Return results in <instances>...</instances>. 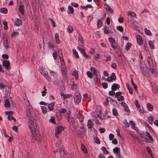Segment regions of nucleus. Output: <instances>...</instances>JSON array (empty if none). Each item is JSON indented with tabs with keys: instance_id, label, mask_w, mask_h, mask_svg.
Instances as JSON below:
<instances>
[{
	"instance_id": "13",
	"label": "nucleus",
	"mask_w": 158,
	"mask_h": 158,
	"mask_svg": "<svg viewBox=\"0 0 158 158\" xmlns=\"http://www.w3.org/2000/svg\"><path fill=\"white\" fill-rule=\"evenodd\" d=\"M130 123L131 124V127L135 131H137L138 128L135 127V124L132 121H129Z\"/></svg>"
},
{
	"instance_id": "60",
	"label": "nucleus",
	"mask_w": 158,
	"mask_h": 158,
	"mask_svg": "<svg viewBox=\"0 0 158 158\" xmlns=\"http://www.w3.org/2000/svg\"><path fill=\"white\" fill-rule=\"evenodd\" d=\"M55 118L54 117L52 116L51 118V119L49 120V122L54 123H55Z\"/></svg>"
},
{
	"instance_id": "50",
	"label": "nucleus",
	"mask_w": 158,
	"mask_h": 158,
	"mask_svg": "<svg viewBox=\"0 0 158 158\" xmlns=\"http://www.w3.org/2000/svg\"><path fill=\"white\" fill-rule=\"evenodd\" d=\"M117 100L119 101H121L124 100V97L123 96H120L117 98Z\"/></svg>"
},
{
	"instance_id": "23",
	"label": "nucleus",
	"mask_w": 158,
	"mask_h": 158,
	"mask_svg": "<svg viewBox=\"0 0 158 158\" xmlns=\"http://www.w3.org/2000/svg\"><path fill=\"white\" fill-rule=\"evenodd\" d=\"M75 77V78L77 79L78 78V72L77 70H75L72 74Z\"/></svg>"
},
{
	"instance_id": "5",
	"label": "nucleus",
	"mask_w": 158,
	"mask_h": 158,
	"mask_svg": "<svg viewBox=\"0 0 158 158\" xmlns=\"http://www.w3.org/2000/svg\"><path fill=\"white\" fill-rule=\"evenodd\" d=\"M10 62L9 60H5L2 61L3 66L7 70H9L10 69Z\"/></svg>"
},
{
	"instance_id": "63",
	"label": "nucleus",
	"mask_w": 158,
	"mask_h": 158,
	"mask_svg": "<svg viewBox=\"0 0 158 158\" xmlns=\"http://www.w3.org/2000/svg\"><path fill=\"white\" fill-rule=\"evenodd\" d=\"M61 143L60 141H58L56 144V147H59Z\"/></svg>"
},
{
	"instance_id": "18",
	"label": "nucleus",
	"mask_w": 158,
	"mask_h": 158,
	"mask_svg": "<svg viewBox=\"0 0 158 158\" xmlns=\"http://www.w3.org/2000/svg\"><path fill=\"white\" fill-rule=\"evenodd\" d=\"M21 23V20L18 18H17L15 19L14 24L16 26H19Z\"/></svg>"
},
{
	"instance_id": "36",
	"label": "nucleus",
	"mask_w": 158,
	"mask_h": 158,
	"mask_svg": "<svg viewBox=\"0 0 158 158\" xmlns=\"http://www.w3.org/2000/svg\"><path fill=\"white\" fill-rule=\"evenodd\" d=\"M73 54L75 56V57L77 58H78L79 57V56L78 55L77 52L76 51L73 49Z\"/></svg>"
},
{
	"instance_id": "37",
	"label": "nucleus",
	"mask_w": 158,
	"mask_h": 158,
	"mask_svg": "<svg viewBox=\"0 0 158 158\" xmlns=\"http://www.w3.org/2000/svg\"><path fill=\"white\" fill-rule=\"evenodd\" d=\"M148 122L150 124H152L154 120V118L152 117H149L148 118Z\"/></svg>"
},
{
	"instance_id": "4",
	"label": "nucleus",
	"mask_w": 158,
	"mask_h": 158,
	"mask_svg": "<svg viewBox=\"0 0 158 158\" xmlns=\"http://www.w3.org/2000/svg\"><path fill=\"white\" fill-rule=\"evenodd\" d=\"M146 135L144 137V139L145 140L146 142H148L151 143L153 141L152 137L150 135L149 133L148 132H146Z\"/></svg>"
},
{
	"instance_id": "58",
	"label": "nucleus",
	"mask_w": 158,
	"mask_h": 158,
	"mask_svg": "<svg viewBox=\"0 0 158 158\" xmlns=\"http://www.w3.org/2000/svg\"><path fill=\"white\" fill-rule=\"evenodd\" d=\"M45 86H44V91L41 92L42 93V96H45L46 95V94L47 93L46 92V91H47V89H45Z\"/></svg>"
},
{
	"instance_id": "38",
	"label": "nucleus",
	"mask_w": 158,
	"mask_h": 158,
	"mask_svg": "<svg viewBox=\"0 0 158 158\" xmlns=\"http://www.w3.org/2000/svg\"><path fill=\"white\" fill-rule=\"evenodd\" d=\"M127 89H128V90L129 91V93L131 94H132L133 93L132 90L131 88V86H130V85L127 84Z\"/></svg>"
},
{
	"instance_id": "56",
	"label": "nucleus",
	"mask_w": 158,
	"mask_h": 158,
	"mask_svg": "<svg viewBox=\"0 0 158 158\" xmlns=\"http://www.w3.org/2000/svg\"><path fill=\"white\" fill-rule=\"evenodd\" d=\"M61 97L64 99H65V98H67L69 96L68 95H65L63 93H61Z\"/></svg>"
},
{
	"instance_id": "1",
	"label": "nucleus",
	"mask_w": 158,
	"mask_h": 158,
	"mask_svg": "<svg viewBox=\"0 0 158 158\" xmlns=\"http://www.w3.org/2000/svg\"><path fill=\"white\" fill-rule=\"evenodd\" d=\"M27 108L26 114L29 120L28 124L32 134V136L37 142H40L41 140V137L38 131L39 128L38 124L36 123L35 119V113L32 109L29 108L30 106L29 107L27 106Z\"/></svg>"
},
{
	"instance_id": "17",
	"label": "nucleus",
	"mask_w": 158,
	"mask_h": 158,
	"mask_svg": "<svg viewBox=\"0 0 158 158\" xmlns=\"http://www.w3.org/2000/svg\"><path fill=\"white\" fill-rule=\"evenodd\" d=\"M127 14L128 16H131L132 17H135L136 16V14L133 11H127Z\"/></svg>"
},
{
	"instance_id": "32",
	"label": "nucleus",
	"mask_w": 158,
	"mask_h": 158,
	"mask_svg": "<svg viewBox=\"0 0 158 158\" xmlns=\"http://www.w3.org/2000/svg\"><path fill=\"white\" fill-rule=\"evenodd\" d=\"M69 13H73L74 11V10L73 7L71 6H69L68 7Z\"/></svg>"
},
{
	"instance_id": "11",
	"label": "nucleus",
	"mask_w": 158,
	"mask_h": 158,
	"mask_svg": "<svg viewBox=\"0 0 158 158\" xmlns=\"http://www.w3.org/2000/svg\"><path fill=\"white\" fill-rule=\"evenodd\" d=\"M136 38L138 44L139 45L142 44L143 42L142 37L139 35H137L136 36Z\"/></svg>"
},
{
	"instance_id": "15",
	"label": "nucleus",
	"mask_w": 158,
	"mask_h": 158,
	"mask_svg": "<svg viewBox=\"0 0 158 158\" xmlns=\"http://www.w3.org/2000/svg\"><path fill=\"white\" fill-rule=\"evenodd\" d=\"M94 125V123L91 120H88L87 124V126L89 128H91L93 127Z\"/></svg>"
},
{
	"instance_id": "29",
	"label": "nucleus",
	"mask_w": 158,
	"mask_h": 158,
	"mask_svg": "<svg viewBox=\"0 0 158 158\" xmlns=\"http://www.w3.org/2000/svg\"><path fill=\"white\" fill-rule=\"evenodd\" d=\"M0 11L2 13L6 14L7 12V10L5 8H1L0 9Z\"/></svg>"
},
{
	"instance_id": "24",
	"label": "nucleus",
	"mask_w": 158,
	"mask_h": 158,
	"mask_svg": "<svg viewBox=\"0 0 158 158\" xmlns=\"http://www.w3.org/2000/svg\"><path fill=\"white\" fill-rule=\"evenodd\" d=\"M146 150L148 152V153L150 155V156L152 158L153 156L152 154V152L151 149L149 147H147L146 148Z\"/></svg>"
},
{
	"instance_id": "59",
	"label": "nucleus",
	"mask_w": 158,
	"mask_h": 158,
	"mask_svg": "<svg viewBox=\"0 0 158 158\" xmlns=\"http://www.w3.org/2000/svg\"><path fill=\"white\" fill-rule=\"evenodd\" d=\"M131 45V44L130 43H128L127 44L126 46V50H128L129 49V48H130Z\"/></svg>"
},
{
	"instance_id": "7",
	"label": "nucleus",
	"mask_w": 158,
	"mask_h": 158,
	"mask_svg": "<svg viewBox=\"0 0 158 158\" xmlns=\"http://www.w3.org/2000/svg\"><path fill=\"white\" fill-rule=\"evenodd\" d=\"M41 73L49 82L51 81V77L48 74V72L47 71L42 72Z\"/></svg>"
},
{
	"instance_id": "64",
	"label": "nucleus",
	"mask_w": 158,
	"mask_h": 158,
	"mask_svg": "<svg viewBox=\"0 0 158 158\" xmlns=\"http://www.w3.org/2000/svg\"><path fill=\"white\" fill-rule=\"evenodd\" d=\"M99 130L100 133H104L105 132V129L104 128H101L99 129Z\"/></svg>"
},
{
	"instance_id": "44",
	"label": "nucleus",
	"mask_w": 158,
	"mask_h": 158,
	"mask_svg": "<svg viewBox=\"0 0 158 158\" xmlns=\"http://www.w3.org/2000/svg\"><path fill=\"white\" fill-rule=\"evenodd\" d=\"M8 118L9 120H13L15 122L16 120L15 118H14L11 115H8Z\"/></svg>"
},
{
	"instance_id": "48",
	"label": "nucleus",
	"mask_w": 158,
	"mask_h": 158,
	"mask_svg": "<svg viewBox=\"0 0 158 158\" xmlns=\"http://www.w3.org/2000/svg\"><path fill=\"white\" fill-rule=\"evenodd\" d=\"M131 82L132 85L134 87V88L135 90L137 89V87L136 85L135 84V83L134 82L132 78H131Z\"/></svg>"
},
{
	"instance_id": "52",
	"label": "nucleus",
	"mask_w": 158,
	"mask_h": 158,
	"mask_svg": "<svg viewBox=\"0 0 158 158\" xmlns=\"http://www.w3.org/2000/svg\"><path fill=\"white\" fill-rule=\"evenodd\" d=\"M109 77L111 78H112L114 80H115L116 78V77L115 76V74L114 73H112L110 77Z\"/></svg>"
},
{
	"instance_id": "53",
	"label": "nucleus",
	"mask_w": 158,
	"mask_h": 158,
	"mask_svg": "<svg viewBox=\"0 0 158 158\" xmlns=\"http://www.w3.org/2000/svg\"><path fill=\"white\" fill-rule=\"evenodd\" d=\"M102 86L104 89H106L108 87V84L106 82H103L102 83Z\"/></svg>"
},
{
	"instance_id": "61",
	"label": "nucleus",
	"mask_w": 158,
	"mask_h": 158,
	"mask_svg": "<svg viewBox=\"0 0 158 158\" xmlns=\"http://www.w3.org/2000/svg\"><path fill=\"white\" fill-rule=\"evenodd\" d=\"M2 57L5 59H7L8 58L9 56L7 54H3L2 55Z\"/></svg>"
},
{
	"instance_id": "10",
	"label": "nucleus",
	"mask_w": 158,
	"mask_h": 158,
	"mask_svg": "<svg viewBox=\"0 0 158 158\" xmlns=\"http://www.w3.org/2000/svg\"><path fill=\"white\" fill-rule=\"evenodd\" d=\"M104 8L106 11L110 13H113V10L110 8V6L107 4H105L104 6Z\"/></svg>"
},
{
	"instance_id": "47",
	"label": "nucleus",
	"mask_w": 158,
	"mask_h": 158,
	"mask_svg": "<svg viewBox=\"0 0 158 158\" xmlns=\"http://www.w3.org/2000/svg\"><path fill=\"white\" fill-rule=\"evenodd\" d=\"M123 123L125 124L126 127H129L130 126L129 124L127 122L126 119H125L123 121Z\"/></svg>"
},
{
	"instance_id": "31",
	"label": "nucleus",
	"mask_w": 158,
	"mask_h": 158,
	"mask_svg": "<svg viewBox=\"0 0 158 158\" xmlns=\"http://www.w3.org/2000/svg\"><path fill=\"white\" fill-rule=\"evenodd\" d=\"M77 117L79 119V121L80 122H82L84 120V117L82 115L80 114L77 116Z\"/></svg>"
},
{
	"instance_id": "45",
	"label": "nucleus",
	"mask_w": 158,
	"mask_h": 158,
	"mask_svg": "<svg viewBox=\"0 0 158 158\" xmlns=\"http://www.w3.org/2000/svg\"><path fill=\"white\" fill-rule=\"evenodd\" d=\"M94 140L95 142L97 143L98 144H100V141H99V138L97 137H94Z\"/></svg>"
},
{
	"instance_id": "39",
	"label": "nucleus",
	"mask_w": 158,
	"mask_h": 158,
	"mask_svg": "<svg viewBox=\"0 0 158 158\" xmlns=\"http://www.w3.org/2000/svg\"><path fill=\"white\" fill-rule=\"evenodd\" d=\"M148 44L151 48L153 49L154 48V45L152 41H149L148 42Z\"/></svg>"
},
{
	"instance_id": "54",
	"label": "nucleus",
	"mask_w": 158,
	"mask_h": 158,
	"mask_svg": "<svg viewBox=\"0 0 158 158\" xmlns=\"http://www.w3.org/2000/svg\"><path fill=\"white\" fill-rule=\"evenodd\" d=\"M103 30L104 33L106 34H108L109 33V31L107 27H104Z\"/></svg>"
},
{
	"instance_id": "35",
	"label": "nucleus",
	"mask_w": 158,
	"mask_h": 158,
	"mask_svg": "<svg viewBox=\"0 0 158 158\" xmlns=\"http://www.w3.org/2000/svg\"><path fill=\"white\" fill-rule=\"evenodd\" d=\"M113 114L114 116H117L118 115V113L117 110L115 108H113L112 109Z\"/></svg>"
},
{
	"instance_id": "14",
	"label": "nucleus",
	"mask_w": 158,
	"mask_h": 158,
	"mask_svg": "<svg viewBox=\"0 0 158 158\" xmlns=\"http://www.w3.org/2000/svg\"><path fill=\"white\" fill-rule=\"evenodd\" d=\"M9 99H6L5 100V103L4 106L5 107H9L10 106V100Z\"/></svg>"
},
{
	"instance_id": "62",
	"label": "nucleus",
	"mask_w": 158,
	"mask_h": 158,
	"mask_svg": "<svg viewBox=\"0 0 158 158\" xmlns=\"http://www.w3.org/2000/svg\"><path fill=\"white\" fill-rule=\"evenodd\" d=\"M77 48L78 50H79L82 53H83L85 51L84 49L81 48L79 47H78Z\"/></svg>"
},
{
	"instance_id": "40",
	"label": "nucleus",
	"mask_w": 158,
	"mask_h": 158,
	"mask_svg": "<svg viewBox=\"0 0 158 158\" xmlns=\"http://www.w3.org/2000/svg\"><path fill=\"white\" fill-rule=\"evenodd\" d=\"M101 149L103 152L104 154H108L109 152L106 150V149L105 147H102L101 148Z\"/></svg>"
},
{
	"instance_id": "2",
	"label": "nucleus",
	"mask_w": 158,
	"mask_h": 158,
	"mask_svg": "<svg viewBox=\"0 0 158 158\" xmlns=\"http://www.w3.org/2000/svg\"><path fill=\"white\" fill-rule=\"evenodd\" d=\"M90 70L95 75L96 78L97 80L99 79L100 76L99 71L93 67H91L90 68Z\"/></svg>"
},
{
	"instance_id": "49",
	"label": "nucleus",
	"mask_w": 158,
	"mask_h": 158,
	"mask_svg": "<svg viewBox=\"0 0 158 158\" xmlns=\"http://www.w3.org/2000/svg\"><path fill=\"white\" fill-rule=\"evenodd\" d=\"M117 30L120 32H122L123 31V29L122 27L121 26H118L117 27Z\"/></svg>"
},
{
	"instance_id": "19",
	"label": "nucleus",
	"mask_w": 158,
	"mask_h": 158,
	"mask_svg": "<svg viewBox=\"0 0 158 158\" xmlns=\"http://www.w3.org/2000/svg\"><path fill=\"white\" fill-rule=\"evenodd\" d=\"M50 74L52 76L54 77L55 79H56V77H57V73L54 71L52 70H50L49 71Z\"/></svg>"
},
{
	"instance_id": "42",
	"label": "nucleus",
	"mask_w": 158,
	"mask_h": 158,
	"mask_svg": "<svg viewBox=\"0 0 158 158\" xmlns=\"http://www.w3.org/2000/svg\"><path fill=\"white\" fill-rule=\"evenodd\" d=\"M134 103L135 106L137 108H139L140 107V105L137 100H136L135 101Z\"/></svg>"
},
{
	"instance_id": "21",
	"label": "nucleus",
	"mask_w": 158,
	"mask_h": 158,
	"mask_svg": "<svg viewBox=\"0 0 158 158\" xmlns=\"http://www.w3.org/2000/svg\"><path fill=\"white\" fill-rule=\"evenodd\" d=\"M41 109L43 114H45L47 112L48 110L46 107L42 106L41 107Z\"/></svg>"
},
{
	"instance_id": "57",
	"label": "nucleus",
	"mask_w": 158,
	"mask_h": 158,
	"mask_svg": "<svg viewBox=\"0 0 158 158\" xmlns=\"http://www.w3.org/2000/svg\"><path fill=\"white\" fill-rule=\"evenodd\" d=\"M19 35V33L17 32H14L11 34V36L12 37H15L18 35Z\"/></svg>"
},
{
	"instance_id": "20",
	"label": "nucleus",
	"mask_w": 158,
	"mask_h": 158,
	"mask_svg": "<svg viewBox=\"0 0 158 158\" xmlns=\"http://www.w3.org/2000/svg\"><path fill=\"white\" fill-rule=\"evenodd\" d=\"M54 103L53 102L49 104L48 106V108L50 111L54 109Z\"/></svg>"
},
{
	"instance_id": "3",
	"label": "nucleus",
	"mask_w": 158,
	"mask_h": 158,
	"mask_svg": "<svg viewBox=\"0 0 158 158\" xmlns=\"http://www.w3.org/2000/svg\"><path fill=\"white\" fill-rule=\"evenodd\" d=\"M2 38L3 40V44L4 46L6 48H7L9 46V41H8V38H7L6 35H4Z\"/></svg>"
},
{
	"instance_id": "28",
	"label": "nucleus",
	"mask_w": 158,
	"mask_h": 158,
	"mask_svg": "<svg viewBox=\"0 0 158 158\" xmlns=\"http://www.w3.org/2000/svg\"><path fill=\"white\" fill-rule=\"evenodd\" d=\"M71 89L72 90H75L77 89V85L73 82H72Z\"/></svg>"
},
{
	"instance_id": "51",
	"label": "nucleus",
	"mask_w": 158,
	"mask_h": 158,
	"mask_svg": "<svg viewBox=\"0 0 158 158\" xmlns=\"http://www.w3.org/2000/svg\"><path fill=\"white\" fill-rule=\"evenodd\" d=\"M59 56L60 62L64 61L63 58L62 57V53L59 54Z\"/></svg>"
},
{
	"instance_id": "9",
	"label": "nucleus",
	"mask_w": 158,
	"mask_h": 158,
	"mask_svg": "<svg viewBox=\"0 0 158 158\" xmlns=\"http://www.w3.org/2000/svg\"><path fill=\"white\" fill-rule=\"evenodd\" d=\"M81 98L80 94H77L74 97V101L76 103H78L81 101Z\"/></svg>"
},
{
	"instance_id": "27",
	"label": "nucleus",
	"mask_w": 158,
	"mask_h": 158,
	"mask_svg": "<svg viewBox=\"0 0 158 158\" xmlns=\"http://www.w3.org/2000/svg\"><path fill=\"white\" fill-rule=\"evenodd\" d=\"M81 148L82 150L85 153H87V150L84 144H81Z\"/></svg>"
},
{
	"instance_id": "26",
	"label": "nucleus",
	"mask_w": 158,
	"mask_h": 158,
	"mask_svg": "<svg viewBox=\"0 0 158 158\" xmlns=\"http://www.w3.org/2000/svg\"><path fill=\"white\" fill-rule=\"evenodd\" d=\"M67 30L69 34L72 33L73 31V27L71 26H69Z\"/></svg>"
},
{
	"instance_id": "16",
	"label": "nucleus",
	"mask_w": 158,
	"mask_h": 158,
	"mask_svg": "<svg viewBox=\"0 0 158 158\" xmlns=\"http://www.w3.org/2000/svg\"><path fill=\"white\" fill-rule=\"evenodd\" d=\"M55 38L56 43H57L58 44H59L60 43L59 36V35L57 33H56L55 34Z\"/></svg>"
},
{
	"instance_id": "30",
	"label": "nucleus",
	"mask_w": 158,
	"mask_h": 158,
	"mask_svg": "<svg viewBox=\"0 0 158 158\" xmlns=\"http://www.w3.org/2000/svg\"><path fill=\"white\" fill-rule=\"evenodd\" d=\"M5 98L6 99H10V100H11V97H10V93L9 91H7L5 93Z\"/></svg>"
},
{
	"instance_id": "33",
	"label": "nucleus",
	"mask_w": 158,
	"mask_h": 158,
	"mask_svg": "<svg viewBox=\"0 0 158 158\" xmlns=\"http://www.w3.org/2000/svg\"><path fill=\"white\" fill-rule=\"evenodd\" d=\"M113 151L114 153L116 154L120 152L119 148L118 147L114 148L113 149Z\"/></svg>"
},
{
	"instance_id": "41",
	"label": "nucleus",
	"mask_w": 158,
	"mask_h": 158,
	"mask_svg": "<svg viewBox=\"0 0 158 158\" xmlns=\"http://www.w3.org/2000/svg\"><path fill=\"white\" fill-rule=\"evenodd\" d=\"M144 31L146 34L148 35H150L151 34V32L149 30H148L147 28H145Z\"/></svg>"
},
{
	"instance_id": "43",
	"label": "nucleus",
	"mask_w": 158,
	"mask_h": 158,
	"mask_svg": "<svg viewBox=\"0 0 158 158\" xmlns=\"http://www.w3.org/2000/svg\"><path fill=\"white\" fill-rule=\"evenodd\" d=\"M102 24V22L101 20L100 19H98L97 21V26L98 27H101Z\"/></svg>"
},
{
	"instance_id": "25",
	"label": "nucleus",
	"mask_w": 158,
	"mask_h": 158,
	"mask_svg": "<svg viewBox=\"0 0 158 158\" xmlns=\"http://www.w3.org/2000/svg\"><path fill=\"white\" fill-rule=\"evenodd\" d=\"M24 6L22 5H20L19 7V12L22 14H23L24 13L23 10Z\"/></svg>"
},
{
	"instance_id": "6",
	"label": "nucleus",
	"mask_w": 158,
	"mask_h": 158,
	"mask_svg": "<svg viewBox=\"0 0 158 158\" xmlns=\"http://www.w3.org/2000/svg\"><path fill=\"white\" fill-rule=\"evenodd\" d=\"M63 130V128L60 126L57 127L55 129V136L58 138L59 135L61 132Z\"/></svg>"
},
{
	"instance_id": "34",
	"label": "nucleus",
	"mask_w": 158,
	"mask_h": 158,
	"mask_svg": "<svg viewBox=\"0 0 158 158\" xmlns=\"http://www.w3.org/2000/svg\"><path fill=\"white\" fill-rule=\"evenodd\" d=\"M87 76L89 78H92L93 77V74L91 72L89 71H87Z\"/></svg>"
},
{
	"instance_id": "8",
	"label": "nucleus",
	"mask_w": 158,
	"mask_h": 158,
	"mask_svg": "<svg viewBox=\"0 0 158 158\" xmlns=\"http://www.w3.org/2000/svg\"><path fill=\"white\" fill-rule=\"evenodd\" d=\"M60 64L62 71L64 75L66 76V68L65 67L64 62V61H62L61 62H60Z\"/></svg>"
},
{
	"instance_id": "12",
	"label": "nucleus",
	"mask_w": 158,
	"mask_h": 158,
	"mask_svg": "<svg viewBox=\"0 0 158 158\" xmlns=\"http://www.w3.org/2000/svg\"><path fill=\"white\" fill-rule=\"evenodd\" d=\"M120 87L119 85L117 84L114 83L112 86L111 89L112 91H115L117 89L119 88Z\"/></svg>"
},
{
	"instance_id": "22",
	"label": "nucleus",
	"mask_w": 158,
	"mask_h": 158,
	"mask_svg": "<svg viewBox=\"0 0 158 158\" xmlns=\"http://www.w3.org/2000/svg\"><path fill=\"white\" fill-rule=\"evenodd\" d=\"M148 109L150 111H152L153 109V106L150 103L147 104Z\"/></svg>"
},
{
	"instance_id": "46",
	"label": "nucleus",
	"mask_w": 158,
	"mask_h": 158,
	"mask_svg": "<svg viewBox=\"0 0 158 158\" xmlns=\"http://www.w3.org/2000/svg\"><path fill=\"white\" fill-rule=\"evenodd\" d=\"M52 56L53 57L54 59L56 60L57 56V53L56 51H55L53 52L52 53Z\"/></svg>"
},
{
	"instance_id": "55",
	"label": "nucleus",
	"mask_w": 158,
	"mask_h": 158,
	"mask_svg": "<svg viewBox=\"0 0 158 158\" xmlns=\"http://www.w3.org/2000/svg\"><path fill=\"white\" fill-rule=\"evenodd\" d=\"M121 94L122 93L120 92H117L115 94V98L118 97L120 96Z\"/></svg>"
}]
</instances>
